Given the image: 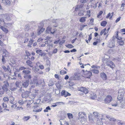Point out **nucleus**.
<instances>
[{"mask_svg": "<svg viewBox=\"0 0 125 125\" xmlns=\"http://www.w3.org/2000/svg\"><path fill=\"white\" fill-rule=\"evenodd\" d=\"M124 93V89H120L118 93V95L117 97L118 100L119 101L121 104L122 105L121 107L122 108H125V106L123 105L125 104V99H123V96Z\"/></svg>", "mask_w": 125, "mask_h": 125, "instance_id": "nucleus-1", "label": "nucleus"}, {"mask_svg": "<svg viewBox=\"0 0 125 125\" xmlns=\"http://www.w3.org/2000/svg\"><path fill=\"white\" fill-rule=\"evenodd\" d=\"M78 91H80L79 93L81 95H83V96H84V94L86 95L88 92V91L87 89L83 87H81L79 88Z\"/></svg>", "mask_w": 125, "mask_h": 125, "instance_id": "nucleus-2", "label": "nucleus"}, {"mask_svg": "<svg viewBox=\"0 0 125 125\" xmlns=\"http://www.w3.org/2000/svg\"><path fill=\"white\" fill-rule=\"evenodd\" d=\"M30 84H32L35 85L36 84V85H38L41 84H42V85H43L45 84V82L43 80L42 81V82L40 83H39L38 80L36 78L33 79V80H31V81L30 83Z\"/></svg>", "mask_w": 125, "mask_h": 125, "instance_id": "nucleus-3", "label": "nucleus"}, {"mask_svg": "<svg viewBox=\"0 0 125 125\" xmlns=\"http://www.w3.org/2000/svg\"><path fill=\"white\" fill-rule=\"evenodd\" d=\"M93 69L91 70V71L93 73L95 74H98L99 71L98 70L100 68V67L99 66L93 65L91 66Z\"/></svg>", "mask_w": 125, "mask_h": 125, "instance_id": "nucleus-4", "label": "nucleus"}, {"mask_svg": "<svg viewBox=\"0 0 125 125\" xmlns=\"http://www.w3.org/2000/svg\"><path fill=\"white\" fill-rule=\"evenodd\" d=\"M93 114L94 115V117L96 119H99L101 121L103 119V118H102L103 116L102 115L95 112H94Z\"/></svg>", "mask_w": 125, "mask_h": 125, "instance_id": "nucleus-5", "label": "nucleus"}, {"mask_svg": "<svg viewBox=\"0 0 125 125\" xmlns=\"http://www.w3.org/2000/svg\"><path fill=\"white\" fill-rule=\"evenodd\" d=\"M3 19H4V20L5 19L7 21H10L11 20L12 15L11 14H2L1 15Z\"/></svg>", "mask_w": 125, "mask_h": 125, "instance_id": "nucleus-6", "label": "nucleus"}, {"mask_svg": "<svg viewBox=\"0 0 125 125\" xmlns=\"http://www.w3.org/2000/svg\"><path fill=\"white\" fill-rule=\"evenodd\" d=\"M105 61L106 62L105 63L107 65L112 69L115 67V65L112 62L110 61L107 59Z\"/></svg>", "mask_w": 125, "mask_h": 125, "instance_id": "nucleus-7", "label": "nucleus"}, {"mask_svg": "<svg viewBox=\"0 0 125 125\" xmlns=\"http://www.w3.org/2000/svg\"><path fill=\"white\" fill-rule=\"evenodd\" d=\"M92 74V72L90 71H86L83 74V76L85 78H89Z\"/></svg>", "mask_w": 125, "mask_h": 125, "instance_id": "nucleus-8", "label": "nucleus"}, {"mask_svg": "<svg viewBox=\"0 0 125 125\" xmlns=\"http://www.w3.org/2000/svg\"><path fill=\"white\" fill-rule=\"evenodd\" d=\"M112 100V98L110 95L107 96L104 100V103L108 104Z\"/></svg>", "mask_w": 125, "mask_h": 125, "instance_id": "nucleus-9", "label": "nucleus"}, {"mask_svg": "<svg viewBox=\"0 0 125 125\" xmlns=\"http://www.w3.org/2000/svg\"><path fill=\"white\" fill-rule=\"evenodd\" d=\"M4 84L2 87V88L5 91H7L8 90V87L9 86V83L7 81H5L3 82Z\"/></svg>", "mask_w": 125, "mask_h": 125, "instance_id": "nucleus-10", "label": "nucleus"}, {"mask_svg": "<svg viewBox=\"0 0 125 125\" xmlns=\"http://www.w3.org/2000/svg\"><path fill=\"white\" fill-rule=\"evenodd\" d=\"M3 54L2 56V62H4V56L7 57L8 56V53L6 49H4L3 50Z\"/></svg>", "mask_w": 125, "mask_h": 125, "instance_id": "nucleus-11", "label": "nucleus"}, {"mask_svg": "<svg viewBox=\"0 0 125 125\" xmlns=\"http://www.w3.org/2000/svg\"><path fill=\"white\" fill-rule=\"evenodd\" d=\"M78 119L86 117V114L84 112H79L78 113Z\"/></svg>", "mask_w": 125, "mask_h": 125, "instance_id": "nucleus-12", "label": "nucleus"}, {"mask_svg": "<svg viewBox=\"0 0 125 125\" xmlns=\"http://www.w3.org/2000/svg\"><path fill=\"white\" fill-rule=\"evenodd\" d=\"M115 42L114 41L111 40L109 42L107 45V46L110 48L114 47L115 46Z\"/></svg>", "mask_w": 125, "mask_h": 125, "instance_id": "nucleus-13", "label": "nucleus"}, {"mask_svg": "<svg viewBox=\"0 0 125 125\" xmlns=\"http://www.w3.org/2000/svg\"><path fill=\"white\" fill-rule=\"evenodd\" d=\"M29 91H26L24 93H23L22 94V96L23 98H26L27 97L30 93Z\"/></svg>", "mask_w": 125, "mask_h": 125, "instance_id": "nucleus-14", "label": "nucleus"}, {"mask_svg": "<svg viewBox=\"0 0 125 125\" xmlns=\"http://www.w3.org/2000/svg\"><path fill=\"white\" fill-rule=\"evenodd\" d=\"M29 81L26 80L23 82L22 83V86L25 88H26L27 87L29 84Z\"/></svg>", "mask_w": 125, "mask_h": 125, "instance_id": "nucleus-15", "label": "nucleus"}, {"mask_svg": "<svg viewBox=\"0 0 125 125\" xmlns=\"http://www.w3.org/2000/svg\"><path fill=\"white\" fill-rule=\"evenodd\" d=\"M61 95L65 97H66L68 96L71 95V94L67 91L65 90L62 91L61 93Z\"/></svg>", "mask_w": 125, "mask_h": 125, "instance_id": "nucleus-16", "label": "nucleus"}, {"mask_svg": "<svg viewBox=\"0 0 125 125\" xmlns=\"http://www.w3.org/2000/svg\"><path fill=\"white\" fill-rule=\"evenodd\" d=\"M88 118L89 121L92 123L96 121L95 118H94L91 115L88 116Z\"/></svg>", "mask_w": 125, "mask_h": 125, "instance_id": "nucleus-17", "label": "nucleus"}, {"mask_svg": "<svg viewBox=\"0 0 125 125\" xmlns=\"http://www.w3.org/2000/svg\"><path fill=\"white\" fill-rule=\"evenodd\" d=\"M80 77L78 74L77 73H75L72 77V78L74 80H77Z\"/></svg>", "mask_w": 125, "mask_h": 125, "instance_id": "nucleus-18", "label": "nucleus"}, {"mask_svg": "<svg viewBox=\"0 0 125 125\" xmlns=\"http://www.w3.org/2000/svg\"><path fill=\"white\" fill-rule=\"evenodd\" d=\"M2 68L3 69V70L5 72L8 71L10 73L11 72V70L9 66H7V68L4 65L2 66Z\"/></svg>", "mask_w": 125, "mask_h": 125, "instance_id": "nucleus-19", "label": "nucleus"}, {"mask_svg": "<svg viewBox=\"0 0 125 125\" xmlns=\"http://www.w3.org/2000/svg\"><path fill=\"white\" fill-rule=\"evenodd\" d=\"M100 77L104 80H105L107 79L106 74L104 72L101 73H100Z\"/></svg>", "mask_w": 125, "mask_h": 125, "instance_id": "nucleus-20", "label": "nucleus"}, {"mask_svg": "<svg viewBox=\"0 0 125 125\" xmlns=\"http://www.w3.org/2000/svg\"><path fill=\"white\" fill-rule=\"evenodd\" d=\"M59 121L60 122L61 125H68L69 123L67 122H66L63 121L62 119H61Z\"/></svg>", "mask_w": 125, "mask_h": 125, "instance_id": "nucleus-21", "label": "nucleus"}, {"mask_svg": "<svg viewBox=\"0 0 125 125\" xmlns=\"http://www.w3.org/2000/svg\"><path fill=\"white\" fill-rule=\"evenodd\" d=\"M2 2L5 5H10V2L9 0H2Z\"/></svg>", "mask_w": 125, "mask_h": 125, "instance_id": "nucleus-22", "label": "nucleus"}, {"mask_svg": "<svg viewBox=\"0 0 125 125\" xmlns=\"http://www.w3.org/2000/svg\"><path fill=\"white\" fill-rule=\"evenodd\" d=\"M86 117L82 118H81L78 119L81 121V123L83 124H84L86 121Z\"/></svg>", "mask_w": 125, "mask_h": 125, "instance_id": "nucleus-23", "label": "nucleus"}, {"mask_svg": "<svg viewBox=\"0 0 125 125\" xmlns=\"http://www.w3.org/2000/svg\"><path fill=\"white\" fill-rule=\"evenodd\" d=\"M90 97L92 99H94L97 97V96L96 94L94 93H92L90 94Z\"/></svg>", "mask_w": 125, "mask_h": 125, "instance_id": "nucleus-24", "label": "nucleus"}, {"mask_svg": "<svg viewBox=\"0 0 125 125\" xmlns=\"http://www.w3.org/2000/svg\"><path fill=\"white\" fill-rule=\"evenodd\" d=\"M106 117L109 120H110L111 121H113V122L115 121H116V120L113 117H110L109 116H106Z\"/></svg>", "mask_w": 125, "mask_h": 125, "instance_id": "nucleus-25", "label": "nucleus"}, {"mask_svg": "<svg viewBox=\"0 0 125 125\" xmlns=\"http://www.w3.org/2000/svg\"><path fill=\"white\" fill-rule=\"evenodd\" d=\"M5 20H4L3 19V25L5 26L6 27H7L8 25H9L10 26H11V24L8 23H6L5 22Z\"/></svg>", "mask_w": 125, "mask_h": 125, "instance_id": "nucleus-26", "label": "nucleus"}, {"mask_svg": "<svg viewBox=\"0 0 125 125\" xmlns=\"http://www.w3.org/2000/svg\"><path fill=\"white\" fill-rule=\"evenodd\" d=\"M86 19V17H82L80 19L79 21L81 22H84L85 21Z\"/></svg>", "mask_w": 125, "mask_h": 125, "instance_id": "nucleus-27", "label": "nucleus"}, {"mask_svg": "<svg viewBox=\"0 0 125 125\" xmlns=\"http://www.w3.org/2000/svg\"><path fill=\"white\" fill-rule=\"evenodd\" d=\"M59 21L58 20H53L52 21V22L53 23H56V24L55 25H53V26L54 27H56L58 25V23H59Z\"/></svg>", "mask_w": 125, "mask_h": 125, "instance_id": "nucleus-28", "label": "nucleus"}, {"mask_svg": "<svg viewBox=\"0 0 125 125\" xmlns=\"http://www.w3.org/2000/svg\"><path fill=\"white\" fill-rule=\"evenodd\" d=\"M26 63L27 64L29 65L30 67H32V66L31 65L32 63V62L31 61L28 60L26 61Z\"/></svg>", "mask_w": 125, "mask_h": 125, "instance_id": "nucleus-29", "label": "nucleus"}, {"mask_svg": "<svg viewBox=\"0 0 125 125\" xmlns=\"http://www.w3.org/2000/svg\"><path fill=\"white\" fill-rule=\"evenodd\" d=\"M31 71H29L24 70L22 71V73L24 75L29 74L31 73Z\"/></svg>", "mask_w": 125, "mask_h": 125, "instance_id": "nucleus-30", "label": "nucleus"}, {"mask_svg": "<svg viewBox=\"0 0 125 125\" xmlns=\"http://www.w3.org/2000/svg\"><path fill=\"white\" fill-rule=\"evenodd\" d=\"M9 99L10 100V102L11 103L13 104V101L14 100V98L12 96H10L9 97Z\"/></svg>", "mask_w": 125, "mask_h": 125, "instance_id": "nucleus-31", "label": "nucleus"}, {"mask_svg": "<svg viewBox=\"0 0 125 125\" xmlns=\"http://www.w3.org/2000/svg\"><path fill=\"white\" fill-rule=\"evenodd\" d=\"M31 118V117L30 116H25L22 119L24 121H26L29 120Z\"/></svg>", "mask_w": 125, "mask_h": 125, "instance_id": "nucleus-32", "label": "nucleus"}, {"mask_svg": "<svg viewBox=\"0 0 125 125\" xmlns=\"http://www.w3.org/2000/svg\"><path fill=\"white\" fill-rule=\"evenodd\" d=\"M118 31L116 32V34L115 35V37L116 39L118 40H121L122 39V38L120 37H119L118 34Z\"/></svg>", "mask_w": 125, "mask_h": 125, "instance_id": "nucleus-33", "label": "nucleus"}, {"mask_svg": "<svg viewBox=\"0 0 125 125\" xmlns=\"http://www.w3.org/2000/svg\"><path fill=\"white\" fill-rule=\"evenodd\" d=\"M0 28L4 32L6 33L7 32L8 30L1 25H0Z\"/></svg>", "mask_w": 125, "mask_h": 125, "instance_id": "nucleus-34", "label": "nucleus"}, {"mask_svg": "<svg viewBox=\"0 0 125 125\" xmlns=\"http://www.w3.org/2000/svg\"><path fill=\"white\" fill-rule=\"evenodd\" d=\"M117 42L120 45L123 46L124 44V42L123 41L119 40V41H117Z\"/></svg>", "mask_w": 125, "mask_h": 125, "instance_id": "nucleus-35", "label": "nucleus"}, {"mask_svg": "<svg viewBox=\"0 0 125 125\" xmlns=\"http://www.w3.org/2000/svg\"><path fill=\"white\" fill-rule=\"evenodd\" d=\"M52 28L51 27H49L47 28L46 30V32L47 33H49L51 31Z\"/></svg>", "mask_w": 125, "mask_h": 125, "instance_id": "nucleus-36", "label": "nucleus"}, {"mask_svg": "<svg viewBox=\"0 0 125 125\" xmlns=\"http://www.w3.org/2000/svg\"><path fill=\"white\" fill-rule=\"evenodd\" d=\"M67 115L68 118L69 119L73 118V116L72 114L71 113H68L67 114Z\"/></svg>", "mask_w": 125, "mask_h": 125, "instance_id": "nucleus-37", "label": "nucleus"}, {"mask_svg": "<svg viewBox=\"0 0 125 125\" xmlns=\"http://www.w3.org/2000/svg\"><path fill=\"white\" fill-rule=\"evenodd\" d=\"M28 33H26L25 34V35L26 36H27V38H25V39L24 41V43H26V42H28L29 40V37L28 36Z\"/></svg>", "mask_w": 125, "mask_h": 125, "instance_id": "nucleus-38", "label": "nucleus"}, {"mask_svg": "<svg viewBox=\"0 0 125 125\" xmlns=\"http://www.w3.org/2000/svg\"><path fill=\"white\" fill-rule=\"evenodd\" d=\"M107 23V22L106 21H104L101 23V25L103 26H105L106 24Z\"/></svg>", "mask_w": 125, "mask_h": 125, "instance_id": "nucleus-39", "label": "nucleus"}, {"mask_svg": "<svg viewBox=\"0 0 125 125\" xmlns=\"http://www.w3.org/2000/svg\"><path fill=\"white\" fill-rule=\"evenodd\" d=\"M42 108H41L38 109H35L33 110V112H37L41 111L42 110Z\"/></svg>", "mask_w": 125, "mask_h": 125, "instance_id": "nucleus-40", "label": "nucleus"}, {"mask_svg": "<svg viewBox=\"0 0 125 125\" xmlns=\"http://www.w3.org/2000/svg\"><path fill=\"white\" fill-rule=\"evenodd\" d=\"M54 84V83L52 80H50L49 83L48 85L49 86H51L53 85Z\"/></svg>", "mask_w": 125, "mask_h": 125, "instance_id": "nucleus-41", "label": "nucleus"}, {"mask_svg": "<svg viewBox=\"0 0 125 125\" xmlns=\"http://www.w3.org/2000/svg\"><path fill=\"white\" fill-rule=\"evenodd\" d=\"M106 31V29H103V30H102L100 32V35H102L103 34V33L104 32V34L105 35L106 34V32H105Z\"/></svg>", "mask_w": 125, "mask_h": 125, "instance_id": "nucleus-42", "label": "nucleus"}, {"mask_svg": "<svg viewBox=\"0 0 125 125\" xmlns=\"http://www.w3.org/2000/svg\"><path fill=\"white\" fill-rule=\"evenodd\" d=\"M81 6L80 5H78L76 6L75 8V10L76 11L80 10Z\"/></svg>", "mask_w": 125, "mask_h": 125, "instance_id": "nucleus-43", "label": "nucleus"}, {"mask_svg": "<svg viewBox=\"0 0 125 125\" xmlns=\"http://www.w3.org/2000/svg\"><path fill=\"white\" fill-rule=\"evenodd\" d=\"M52 38V37H47L46 38V40L50 42H51L52 41V40L51 39Z\"/></svg>", "mask_w": 125, "mask_h": 125, "instance_id": "nucleus-44", "label": "nucleus"}, {"mask_svg": "<svg viewBox=\"0 0 125 125\" xmlns=\"http://www.w3.org/2000/svg\"><path fill=\"white\" fill-rule=\"evenodd\" d=\"M53 46V45L52 43H49L47 45L48 48H49L50 49L51 48H52Z\"/></svg>", "mask_w": 125, "mask_h": 125, "instance_id": "nucleus-45", "label": "nucleus"}, {"mask_svg": "<svg viewBox=\"0 0 125 125\" xmlns=\"http://www.w3.org/2000/svg\"><path fill=\"white\" fill-rule=\"evenodd\" d=\"M31 75H28V76H27V78L25 79H27V80H29H29H30L31 81L32 80H31Z\"/></svg>", "mask_w": 125, "mask_h": 125, "instance_id": "nucleus-46", "label": "nucleus"}, {"mask_svg": "<svg viewBox=\"0 0 125 125\" xmlns=\"http://www.w3.org/2000/svg\"><path fill=\"white\" fill-rule=\"evenodd\" d=\"M1 105L3 107V108L5 109L7 107V105L6 104L4 103H3L1 104Z\"/></svg>", "mask_w": 125, "mask_h": 125, "instance_id": "nucleus-47", "label": "nucleus"}, {"mask_svg": "<svg viewBox=\"0 0 125 125\" xmlns=\"http://www.w3.org/2000/svg\"><path fill=\"white\" fill-rule=\"evenodd\" d=\"M4 89L2 87L0 88V94H2L4 93Z\"/></svg>", "mask_w": 125, "mask_h": 125, "instance_id": "nucleus-48", "label": "nucleus"}, {"mask_svg": "<svg viewBox=\"0 0 125 125\" xmlns=\"http://www.w3.org/2000/svg\"><path fill=\"white\" fill-rule=\"evenodd\" d=\"M46 64L47 66H49L50 65V61L48 60H47L46 61Z\"/></svg>", "mask_w": 125, "mask_h": 125, "instance_id": "nucleus-49", "label": "nucleus"}, {"mask_svg": "<svg viewBox=\"0 0 125 125\" xmlns=\"http://www.w3.org/2000/svg\"><path fill=\"white\" fill-rule=\"evenodd\" d=\"M18 103L20 105H22L24 104V102L22 100H21L18 101Z\"/></svg>", "mask_w": 125, "mask_h": 125, "instance_id": "nucleus-50", "label": "nucleus"}, {"mask_svg": "<svg viewBox=\"0 0 125 125\" xmlns=\"http://www.w3.org/2000/svg\"><path fill=\"white\" fill-rule=\"evenodd\" d=\"M33 41L32 38H30V40L29 42V44L31 45L33 43Z\"/></svg>", "mask_w": 125, "mask_h": 125, "instance_id": "nucleus-51", "label": "nucleus"}, {"mask_svg": "<svg viewBox=\"0 0 125 125\" xmlns=\"http://www.w3.org/2000/svg\"><path fill=\"white\" fill-rule=\"evenodd\" d=\"M31 105H29L28 104H27L26 105V107L27 110H30L31 107Z\"/></svg>", "mask_w": 125, "mask_h": 125, "instance_id": "nucleus-52", "label": "nucleus"}, {"mask_svg": "<svg viewBox=\"0 0 125 125\" xmlns=\"http://www.w3.org/2000/svg\"><path fill=\"white\" fill-rule=\"evenodd\" d=\"M66 46L67 47L70 48H72L74 47V46L70 44H69L67 46Z\"/></svg>", "mask_w": 125, "mask_h": 125, "instance_id": "nucleus-53", "label": "nucleus"}, {"mask_svg": "<svg viewBox=\"0 0 125 125\" xmlns=\"http://www.w3.org/2000/svg\"><path fill=\"white\" fill-rule=\"evenodd\" d=\"M33 103V100H30L28 102V103H27V104L31 105Z\"/></svg>", "mask_w": 125, "mask_h": 125, "instance_id": "nucleus-54", "label": "nucleus"}, {"mask_svg": "<svg viewBox=\"0 0 125 125\" xmlns=\"http://www.w3.org/2000/svg\"><path fill=\"white\" fill-rule=\"evenodd\" d=\"M29 26L26 25L25 26V31H28L29 30Z\"/></svg>", "mask_w": 125, "mask_h": 125, "instance_id": "nucleus-55", "label": "nucleus"}, {"mask_svg": "<svg viewBox=\"0 0 125 125\" xmlns=\"http://www.w3.org/2000/svg\"><path fill=\"white\" fill-rule=\"evenodd\" d=\"M33 69L34 71L36 73L37 72L39 71V69H38L33 68Z\"/></svg>", "mask_w": 125, "mask_h": 125, "instance_id": "nucleus-56", "label": "nucleus"}, {"mask_svg": "<svg viewBox=\"0 0 125 125\" xmlns=\"http://www.w3.org/2000/svg\"><path fill=\"white\" fill-rule=\"evenodd\" d=\"M94 19H91L90 22H89V24L91 25H92L94 22Z\"/></svg>", "mask_w": 125, "mask_h": 125, "instance_id": "nucleus-57", "label": "nucleus"}, {"mask_svg": "<svg viewBox=\"0 0 125 125\" xmlns=\"http://www.w3.org/2000/svg\"><path fill=\"white\" fill-rule=\"evenodd\" d=\"M3 100L5 102H7L9 100V99L7 97H4L3 99Z\"/></svg>", "mask_w": 125, "mask_h": 125, "instance_id": "nucleus-58", "label": "nucleus"}, {"mask_svg": "<svg viewBox=\"0 0 125 125\" xmlns=\"http://www.w3.org/2000/svg\"><path fill=\"white\" fill-rule=\"evenodd\" d=\"M26 69V68L24 67V66H21L20 68L19 69L20 70H23Z\"/></svg>", "mask_w": 125, "mask_h": 125, "instance_id": "nucleus-59", "label": "nucleus"}, {"mask_svg": "<svg viewBox=\"0 0 125 125\" xmlns=\"http://www.w3.org/2000/svg\"><path fill=\"white\" fill-rule=\"evenodd\" d=\"M103 12L102 11H100L99 13V14L97 15V17L98 18L100 17V16L102 14Z\"/></svg>", "mask_w": 125, "mask_h": 125, "instance_id": "nucleus-60", "label": "nucleus"}, {"mask_svg": "<svg viewBox=\"0 0 125 125\" xmlns=\"http://www.w3.org/2000/svg\"><path fill=\"white\" fill-rule=\"evenodd\" d=\"M42 51V50H37L36 51V52L38 54H39V53H41Z\"/></svg>", "mask_w": 125, "mask_h": 125, "instance_id": "nucleus-61", "label": "nucleus"}, {"mask_svg": "<svg viewBox=\"0 0 125 125\" xmlns=\"http://www.w3.org/2000/svg\"><path fill=\"white\" fill-rule=\"evenodd\" d=\"M65 41L64 40H62L59 43V44L60 45H62L63 43H64Z\"/></svg>", "mask_w": 125, "mask_h": 125, "instance_id": "nucleus-62", "label": "nucleus"}, {"mask_svg": "<svg viewBox=\"0 0 125 125\" xmlns=\"http://www.w3.org/2000/svg\"><path fill=\"white\" fill-rule=\"evenodd\" d=\"M57 51V48L55 49L53 51V53H56Z\"/></svg>", "mask_w": 125, "mask_h": 125, "instance_id": "nucleus-63", "label": "nucleus"}, {"mask_svg": "<svg viewBox=\"0 0 125 125\" xmlns=\"http://www.w3.org/2000/svg\"><path fill=\"white\" fill-rule=\"evenodd\" d=\"M78 15L79 16L83 15V12H82L81 11H80L78 13Z\"/></svg>", "mask_w": 125, "mask_h": 125, "instance_id": "nucleus-64", "label": "nucleus"}]
</instances>
